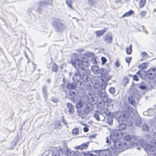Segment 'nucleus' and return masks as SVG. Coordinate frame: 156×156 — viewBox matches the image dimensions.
I'll use <instances>...</instances> for the list:
<instances>
[{
	"label": "nucleus",
	"instance_id": "c85d7f7f",
	"mask_svg": "<svg viewBox=\"0 0 156 156\" xmlns=\"http://www.w3.org/2000/svg\"><path fill=\"white\" fill-rule=\"evenodd\" d=\"M88 3L90 6L92 7L94 6L96 4L97 0H87Z\"/></svg>",
	"mask_w": 156,
	"mask_h": 156
},
{
	"label": "nucleus",
	"instance_id": "4be33fe9",
	"mask_svg": "<svg viewBox=\"0 0 156 156\" xmlns=\"http://www.w3.org/2000/svg\"><path fill=\"white\" fill-rule=\"evenodd\" d=\"M133 96L131 95L128 98L129 102L131 105H134L135 104V101L134 98V94H133Z\"/></svg>",
	"mask_w": 156,
	"mask_h": 156
},
{
	"label": "nucleus",
	"instance_id": "423d86ee",
	"mask_svg": "<svg viewBox=\"0 0 156 156\" xmlns=\"http://www.w3.org/2000/svg\"><path fill=\"white\" fill-rule=\"evenodd\" d=\"M56 151L53 152L52 156H61L60 154H66L70 150L68 148L67 145L64 144L63 148L59 147L57 148Z\"/></svg>",
	"mask_w": 156,
	"mask_h": 156
},
{
	"label": "nucleus",
	"instance_id": "f3484780",
	"mask_svg": "<svg viewBox=\"0 0 156 156\" xmlns=\"http://www.w3.org/2000/svg\"><path fill=\"white\" fill-rule=\"evenodd\" d=\"M101 116H102L101 114H98L97 112L94 113L93 115V117L96 119V120L98 121L101 120V121H103L105 118L104 117L103 118H101Z\"/></svg>",
	"mask_w": 156,
	"mask_h": 156
},
{
	"label": "nucleus",
	"instance_id": "c03bdc74",
	"mask_svg": "<svg viewBox=\"0 0 156 156\" xmlns=\"http://www.w3.org/2000/svg\"><path fill=\"white\" fill-rule=\"evenodd\" d=\"M101 99L102 101V102H104L105 103H106V102L109 100L108 97V96L107 95L102 98Z\"/></svg>",
	"mask_w": 156,
	"mask_h": 156
},
{
	"label": "nucleus",
	"instance_id": "aec40b11",
	"mask_svg": "<svg viewBox=\"0 0 156 156\" xmlns=\"http://www.w3.org/2000/svg\"><path fill=\"white\" fill-rule=\"evenodd\" d=\"M84 105V103L83 101L81 100H79L77 102L76 106L77 109H80L83 107Z\"/></svg>",
	"mask_w": 156,
	"mask_h": 156
},
{
	"label": "nucleus",
	"instance_id": "f03ea898",
	"mask_svg": "<svg viewBox=\"0 0 156 156\" xmlns=\"http://www.w3.org/2000/svg\"><path fill=\"white\" fill-rule=\"evenodd\" d=\"M69 63L75 68L76 66H82L84 67H87L90 65L89 60L87 57H83L81 60L76 53H73L71 55Z\"/></svg>",
	"mask_w": 156,
	"mask_h": 156
},
{
	"label": "nucleus",
	"instance_id": "49530a36",
	"mask_svg": "<svg viewBox=\"0 0 156 156\" xmlns=\"http://www.w3.org/2000/svg\"><path fill=\"white\" fill-rule=\"evenodd\" d=\"M146 12L145 11H142L140 13V15L141 18H143L146 15Z\"/></svg>",
	"mask_w": 156,
	"mask_h": 156
},
{
	"label": "nucleus",
	"instance_id": "6e6d98bb",
	"mask_svg": "<svg viewBox=\"0 0 156 156\" xmlns=\"http://www.w3.org/2000/svg\"><path fill=\"white\" fill-rule=\"evenodd\" d=\"M106 143L107 144H110V142H112V140H110V137L109 138V137H106Z\"/></svg>",
	"mask_w": 156,
	"mask_h": 156
},
{
	"label": "nucleus",
	"instance_id": "e433bc0d",
	"mask_svg": "<svg viewBox=\"0 0 156 156\" xmlns=\"http://www.w3.org/2000/svg\"><path fill=\"white\" fill-rule=\"evenodd\" d=\"M143 129L145 131H148L150 130V128L148 125L145 124H144L142 126Z\"/></svg>",
	"mask_w": 156,
	"mask_h": 156
},
{
	"label": "nucleus",
	"instance_id": "09e8293b",
	"mask_svg": "<svg viewBox=\"0 0 156 156\" xmlns=\"http://www.w3.org/2000/svg\"><path fill=\"white\" fill-rule=\"evenodd\" d=\"M101 60L102 62V64H104L107 61V59L105 58L104 57H101Z\"/></svg>",
	"mask_w": 156,
	"mask_h": 156
},
{
	"label": "nucleus",
	"instance_id": "37998d69",
	"mask_svg": "<svg viewBox=\"0 0 156 156\" xmlns=\"http://www.w3.org/2000/svg\"><path fill=\"white\" fill-rule=\"evenodd\" d=\"M124 138L125 140L129 141L131 139L132 137L129 135H127L124 137Z\"/></svg>",
	"mask_w": 156,
	"mask_h": 156
},
{
	"label": "nucleus",
	"instance_id": "58836bf2",
	"mask_svg": "<svg viewBox=\"0 0 156 156\" xmlns=\"http://www.w3.org/2000/svg\"><path fill=\"white\" fill-rule=\"evenodd\" d=\"M74 153V151L69 150L68 152L66 153V156H73Z\"/></svg>",
	"mask_w": 156,
	"mask_h": 156
},
{
	"label": "nucleus",
	"instance_id": "f8f14e48",
	"mask_svg": "<svg viewBox=\"0 0 156 156\" xmlns=\"http://www.w3.org/2000/svg\"><path fill=\"white\" fill-rule=\"evenodd\" d=\"M72 80L73 82L75 83L76 87L78 88L79 89H81L83 88L84 86V83L83 82L81 81H80V80H78V81L75 80L73 78Z\"/></svg>",
	"mask_w": 156,
	"mask_h": 156
},
{
	"label": "nucleus",
	"instance_id": "e2e57ef3",
	"mask_svg": "<svg viewBox=\"0 0 156 156\" xmlns=\"http://www.w3.org/2000/svg\"><path fill=\"white\" fill-rule=\"evenodd\" d=\"M142 27L143 29V31L146 34H148V32L146 30L145 27L143 25L142 26Z\"/></svg>",
	"mask_w": 156,
	"mask_h": 156
},
{
	"label": "nucleus",
	"instance_id": "ea45409f",
	"mask_svg": "<svg viewBox=\"0 0 156 156\" xmlns=\"http://www.w3.org/2000/svg\"><path fill=\"white\" fill-rule=\"evenodd\" d=\"M104 81L105 82L101 83V88L103 90H104L105 89L108 82H106V81Z\"/></svg>",
	"mask_w": 156,
	"mask_h": 156
},
{
	"label": "nucleus",
	"instance_id": "20e7f679",
	"mask_svg": "<svg viewBox=\"0 0 156 156\" xmlns=\"http://www.w3.org/2000/svg\"><path fill=\"white\" fill-rule=\"evenodd\" d=\"M130 115V112L124 110L120 112V116H119L117 119L118 124L116 129L114 130H119L121 131V130H123L126 129V126L124 123L127 120Z\"/></svg>",
	"mask_w": 156,
	"mask_h": 156
},
{
	"label": "nucleus",
	"instance_id": "393cba45",
	"mask_svg": "<svg viewBox=\"0 0 156 156\" xmlns=\"http://www.w3.org/2000/svg\"><path fill=\"white\" fill-rule=\"evenodd\" d=\"M106 29L97 31L95 32V34L97 36L99 37L102 35L106 31Z\"/></svg>",
	"mask_w": 156,
	"mask_h": 156
},
{
	"label": "nucleus",
	"instance_id": "412c9836",
	"mask_svg": "<svg viewBox=\"0 0 156 156\" xmlns=\"http://www.w3.org/2000/svg\"><path fill=\"white\" fill-rule=\"evenodd\" d=\"M134 121L136 127H140L141 120L140 116H138L136 118L134 119Z\"/></svg>",
	"mask_w": 156,
	"mask_h": 156
},
{
	"label": "nucleus",
	"instance_id": "5fc2aeb1",
	"mask_svg": "<svg viewBox=\"0 0 156 156\" xmlns=\"http://www.w3.org/2000/svg\"><path fill=\"white\" fill-rule=\"evenodd\" d=\"M61 126V122L59 121H57V122L55 124V127L56 128H58Z\"/></svg>",
	"mask_w": 156,
	"mask_h": 156
},
{
	"label": "nucleus",
	"instance_id": "2f4dec72",
	"mask_svg": "<svg viewBox=\"0 0 156 156\" xmlns=\"http://www.w3.org/2000/svg\"><path fill=\"white\" fill-rule=\"evenodd\" d=\"M106 122L109 125H111L112 124L113 122V118L111 116H108L107 118Z\"/></svg>",
	"mask_w": 156,
	"mask_h": 156
},
{
	"label": "nucleus",
	"instance_id": "13d9d810",
	"mask_svg": "<svg viewBox=\"0 0 156 156\" xmlns=\"http://www.w3.org/2000/svg\"><path fill=\"white\" fill-rule=\"evenodd\" d=\"M138 86L139 88L142 90H145L146 88V87L144 85H139Z\"/></svg>",
	"mask_w": 156,
	"mask_h": 156
},
{
	"label": "nucleus",
	"instance_id": "c9c22d12",
	"mask_svg": "<svg viewBox=\"0 0 156 156\" xmlns=\"http://www.w3.org/2000/svg\"><path fill=\"white\" fill-rule=\"evenodd\" d=\"M146 0H140L139 2V6L140 8H143L146 3Z\"/></svg>",
	"mask_w": 156,
	"mask_h": 156
},
{
	"label": "nucleus",
	"instance_id": "4d7b16f0",
	"mask_svg": "<svg viewBox=\"0 0 156 156\" xmlns=\"http://www.w3.org/2000/svg\"><path fill=\"white\" fill-rule=\"evenodd\" d=\"M154 110L150 109V111L149 112V116H151L153 115L154 113Z\"/></svg>",
	"mask_w": 156,
	"mask_h": 156
},
{
	"label": "nucleus",
	"instance_id": "4c0bfd02",
	"mask_svg": "<svg viewBox=\"0 0 156 156\" xmlns=\"http://www.w3.org/2000/svg\"><path fill=\"white\" fill-rule=\"evenodd\" d=\"M83 154L84 156H96V154L94 155L92 154L90 151L84 152Z\"/></svg>",
	"mask_w": 156,
	"mask_h": 156
},
{
	"label": "nucleus",
	"instance_id": "9d476101",
	"mask_svg": "<svg viewBox=\"0 0 156 156\" xmlns=\"http://www.w3.org/2000/svg\"><path fill=\"white\" fill-rule=\"evenodd\" d=\"M112 34L110 32L106 34L103 37L105 41L108 44H111L112 43Z\"/></svg>",
	"mask_w": 156,
	"mask_h": 156
},
{
	"label": "nucleus",
	"instance_id": "680f3d73",
	"mask_svg": "<svg viewBox=\"0 0 156 156\" xmlns=\"http://www.w3.org/2000/svg\"><path fill=\"white\" fill-rule=\"evenodd\" d=\"M46 2L48 5H52L53 2L52 0H48V1Z\"/></svg>",
	"mask_w": 156,
	"mask_h": 156
},
{
	"label": "nucleus",
	"instance_id": "69168bd1",
	"mask_svg": "<svg viewBox=\"0 0 156 156\" xmlns=\"http://www.w3.org/2000/svg\"><path fill=\"white\" fill-rule=\"evenodd\" d=\"M62 122H63V123L65 125H66V124H67V123L66 121H65L64 116H62Z\"/></svg>",
	"mask_w": 156,
	"mask_h": 156
},
{
	"label": "nucleus",
	"instance_id": "864d4df0",
	"mask_svg": "<svg viewBox=\"0 0 156 156\" xmlns=\"http://www.w3.org/2000/svg\"><path fill=\"white\" fill-rule=\"evenodd\" d=\"M132 57L126 58L125 59V61L128 63H129L132 59Z\"/></svg>",
	"mask_w": 156,
	"mask_h": 156
},
{
	"label": "nucleus",
	"instance_id": "a19ab883",
	"mask_svg": "<svg viewBox=\"0 0 156 156\" xmlns=\"http://www.w3.org/2000/svg\"><path fill=\"white\" fill-rule=\"evenodd\" d=\"M38 4L40 6H45L47 5V2L45 1H39L38 2Z\"/></svg>",
	"mask_w": 156,
	"mask_h": 156
},
{
	"label": "nucleus",
	"instance_id": "c756f323",
	"mask_svg": "<svg viewBox=\"0 0 156 156\" xmlns=\"http://www.w3.org/2000/svg\"><path fill=\"white\" fill-rule=\"evenodd\" d=\"M132 52V45L130 44L129 47H127L126 49V53L127 55H130Z\"/></svg>",
	"mask_w": 156,
	"mask_h": 156
},
{
	"label": "nucleus",
	"instance_id": "39448f33",
	"mask_svg": "<svg viewBox=\"0 0 156 156\" xmlns=\"http://www.w3.org/2000/svg\"><path fill=\"white\" fill-rule=\"evenodd\" d=\"M98 71V74H100L101 76V80L104 81L108 82V81L111 78L112 76L109 75L108 73L110 70H106L105 68H102L100 69Z\"/></svg>",
	"mask_w": 156,
	"mask_h": 156
},
{
	"label": "nucleus",
	"instance_id": "6ab92c4d",
	"mask_svg": "<svg viewBox=\"0 0 156 156\" xmlns=\"http://www.w3.org/2000/svg\"><path fill=\"white\" fill-rule=\"evenodd\" d=\"M67 107L68 109V112L70 114H73L74 112L73 106L72 104L68 103L67 104Z\"/></svg>",
	"mask_w": 156,
	"mask_h": 156
},
{
	"label": "nucleus",
	"instance_id": "bf43d9fd",
	"mask_svg": "<svg viewBox=\"0 0 156 156\" xmlns=\"http://www.w3.org/2000/svg\"><path fill=\"white\" fill-rule=\"evenodd\" d=\"M141 55L143 57H146L148 55L147 53L144 51L141 52Z\"/></svg>",
	"mask_w": 156,
	"mask_h": 156
},
{
	"label": "nucleus",
	"instance_id": "5701e85b",
	"mask_svg": "<svg viewBox=\"0 0 156 156\" xmlns=\"http://www.w3.org/2000/svg\"><path fill=\"white\" fill-rule=\"evenodd\" d=\"M66 87L68 89H74L76 87L75 83H69L66 85Z\"/></svg>",
	"mask_w": 156,
	"mask_h": 156
},
{
	"label": "nucleus",
	"instance_id": "a878e982",
	"mask_svg": "<svg viewBox=\"0 0 156 156\" xmlns=\"http://www.w3.org/2000/svg\"><path fill=\"white\" fill-rule=\"evenodd\" d=\"M91 70L92 72L95 74H98V71L100 69H99L98 66L96 65H93L91 67Z\"/></svg>",
	"mask_w": 156,
	"mask_h": 156
},
{
	"label": "nucleus",
	"instance_id": "3c124183",
	"mask_svg": "<svg viewBox=\"0 0 156 156\" xmlns=\"http://www.w3.org/2000/svg\"><path fill=\"white\" fill-rule=\"evenodd\" d=\"M90 62H91L92 64H97V61L95 58H92L90 59Z\"/></svg>",
	"mask_w": 156,
	"mask_h": 156
},
{
	"label": "nucleus",
	"instance_id": "7c9ffc66",
	"mask_svg": "<svg viewBox=\"0 0 156 156\" xmlns=\"http://www.w3.org/2000/svg\"><path fill=\"white\" fill-rule=\"evenodd\" d=\"M58 66L55 63L52 65L51 67V70L53 72H57L58 70Z\"/></svg>",
	"mask_w": 156,
	"mask_h": 156
},
{
	"label": "nucleus",
	"instance_id": "79ce46f5",
	"mask_svg": "<svg viewBox=\"0 0 156 156\" xmlns=\"http://www.w3.org/2000/svg\"><path fill=\"white\" fill-rule=\"evenodd\" d=\"M65 1L68 7L72 8V6L71 5L72 2L71 0H65Z\"/></svg>",
	"mask_w": 156,
	"mask_h": 156
},
{
	"label": "nucleus",
	"instance_id": "f257e3e1",
	"mask_svg": "<svg viewBox=\"0 0 156 156\" xmlns=\"http://www.w3.org/2000/svg\"><path fill=\"white\" fill-rule=\"evenodd\" d=\"M123 136L122 133L119 130H113L110 132V139L112 140V142H110V144L112 151L113 153L115 152L117 148L123 149L124 145L118 139L122 138Z\"/></svg>",
	"mask_w": 156,
	"mask_h": 156
},
{
	"label": "nucleus",
	"instance_id": "8fccbe9b",
	"mask_svg": "<svg viewBox=\"0 0 156 156\" xmlns=\"http://www.w3.org/2000/svg\"><path fill=\"white\" fill-rule=\"evenodd\" d=\"M69 96L73 97L75 96L76 93L73 91L70 90L69 91Z\"/></svg>",
	"mask_w": 156,
	"mask_h": 156
},
{
	"label": "nucleus",
	"instance_id": "cd10ccee",
	"mask_svg": "<svg viewBox=\"0 0 156 156\" xmlns=\"http://www.w3.org/2000/svg\"><path fill=\"white\" fill-rule=\"evenodd\" d=\"M134 12L132 10H130L128 12H126L125 14H123L122 17L129 16L133 14Z\"/></svg>",
	"mask_w": 156,
	"mask_h": 156
},
{
	"label": "nucleus",
	"instance_id": "f704fd0d",
	"mask_svg": "<svg viewBox=\"0 0 156 156\" xmlns=\"http://www.w3.org/2000/svg\"><path fill=\"white\" fill-rule=\"evenodd\" d=\"M147 75V71L142 69L141 71V73L140 74V76H139V77L143 78H145Z\"/></svg>",
	"mask_w": 156,
	"mask_h": 156
},
{
	"label": "nucleus",
	"instance_id": "0eeeda50",
	"mask_svg": "<svg viewBox=\"0 0 156 156\" xmlns=\"http://www.w3.org/2000/svg\"><path fill=\"white\" fill-rule=\"evenodd\" d=\"M55 31L57 32L62 31L65 28L64 24L58 19L55 20L52 24Z\"/></svg>",
	"mask_w": 156,
	"mask_h": 156
},
{
	"label": "nucleus",
	"instance_id": "052dcab7",
	"mask_svg": "<svg viewBox=\"0 0 156 156\" xmlns=\"http://www.w3.org/2000/svg\"><path fill=\"white\" fill-rule=\"evenodd\" d=\"M133 79L136 81L138 80H139L137 76L136 75H133Z\"/></svg>",
	"mask_w": 156,
	"mask_h": 156
},
{
	"label": "nucleus",
	"instance_id": "72a5a7b5",
	"mask_svg": "<svg viewBox=\"0 0 156 156\" xmlns=\"http://www.w3.org/2000/svg\"><path fill=\"white\" fill-rule=\"evenodd\" d=\"M147 67V65L146 63H143L138 66V68H141L142 69H146Z\"/></svg>",
	"mask_w": 156,
	"mask_h": 156
},
{
	"label": "nucleus",
	"instance_id": "ddd939ff",
	"mask_svg": "<svg viewBox=\"0 0 156 156\" xmlns=\"http://www.w3.org/2000/svg\"><path fill=\"white\" fill-rule=\"evenodd\" d=\"M41 91L44 99L46 100L48 97V95L47 92V87L45 85H44L42 86Z\"/></svg>",
	"mask_w": 156,
	"mask_h": 156
},
{
	"label": "nucleus",
	"instance_id": "9b49d317",
	"mask_svg": "<svg viewBox=\"0 0 156 156\" xmlns=\"http://www.w3.org/2000/svg\"><path fill=\"white\" fill-rule=\"evenodd\" d=\"M92 109V105L91 104L89 103L86 104L84 108H83L84 113H87L88 115L90 112H91Z\"/></svg>",
	"mask_w": 156,
	"mask_h": 156
},
{
	"label": "nucleus",
	"instance_id": "dca6fc26",
	"mask_svg": "<svg viewBox=\"0 0 156 156\" xmlns=\"http://www.w3.org/2000/svg\"><path fill=\"white\" fill-rule=\"evenodd\" d=\"M89 144L88 142L83 143L80 145L76 146L75 148L77 150L86 149L89 145Z\"/></svg>",
	"mask_w": 156,
	"mask_h": 156
},
{
	"label": "nucleus",
	"instance_id": "7ed1b4c3",
	"mask_svg": "<svg viewBox=\"0 0 156 156\" xmlns=\"http://www.w3.org/2000/svg\"><path fill=\"white\" fill-rule=\"evenodd\" d=\"M72 78L76 81L81 79L83 82H85L90 81V79L88 75L86 69L83 67L80 66L77 67Z\"/></svg>",
	"mask_w": 156,
	"mask_h": 156
},
{
	"label": "nucleus",
	"instance_id": "473e14b6",
	"mask_svg": "<svg viewBox=\"0 0 156 156\" xmlns=\"http://www.w3.org/2000/svg\"><path fill=\"white\" fill-rule=\"evenodd\" d=\"M129 81V79L127 76L125 77L122 80V83L124 87L128 83Z\"/></svg>",
	"mask_w": 156,
	"mask_h": 156
},
{
	"label": "nucleus",
	"instance_id": "6e6552de",
	"mask_svg": "<svg viewBox=\"0 0 156 156\" xmlns=\"http://www.w3.org/2000/svg\"><path fill=\"white\" fill-rule=\"evenodd\" d=\"M94 151L97 154L96 156H112L111 152L108 149L95 150Z\"/></svg>",
	"mask_w": 156,
	"mask_h": 156
},
{
	"label": "nucleus",
	"instance_id": "774afa93",
	"mask_svg": "<svg viewBox=\"0 0 156 156\" xmlns=\"http://www.w3.org/2000/svg\"><path fill=\"white\" fill-rule=\"evenodd\" d=\"M149 71H151L154 72V73H156V68H154L150 69L148 70Z\"/></svg>",
	"mask_w": 156,
	"mask_h": 156
},
{
	"label": "nucleus",
	"instance_id": "a18cd8bd",
	"mask_svg": "<svg viewBox=\"0 0 156 156\" xmlns=\"http://www.w3.org/2000/svg\"><path fill=\"white\" fill-rule=\"evenodd\" d=\"M79 130L78 128H75L72 131V133L75 135L79 133Z\"/></svg>",
	"mask_w": 156,
	"mask_h": 156
},
{
	"label": "nucleus",
	"instance_id": "1a4fd4ad",
	"mask_svg": "<svg viewBox=\"0 0 156 156\" xmlns=\"http://www.w3.org/2000/svg\"><path fill=\"white\" fill-rule=\"evenodd\" d=\"M145 150L146 152L149 151L150 152H154L156 151V140H154V144H147Z\"/></svg>",
	"mask_w": 156,
	"mask_h": 156
},
{
	"label": "nucleus",
	"instance_id": "338daca9",
	"mask_svg": "<svg viewBox=\"0 0 156 156\" xmlns=\"http://www.w3.org/2000/svg\"><path fill=\"white\" fill-rule=\"evenodd\" d=\"M73 156H80V153L78 151H74Z\"/></svg>",
	"mask_w": 156,
	"mask_h": 156
},
{
	"label": "nucleus",
	"instance_id": "bb28decb",
	"mask_svg": "<svg viewBox=\"0 0 156 156\" xmlns=\"http://www.w3.org/2000/svg\"><path fill=\"white\" fill-rule=\"evenodd\" d=\"M107 107H111L112 108L114 104V102L113 100L109 99L107 102Z\"/></svg>",
	"mask_w": 156,
	"mask_h": 156
},
{
	"label": "nucleus",
	"instance_id": "2eb2a0df",
	"mask_svg": "<svg viewBox=\"0 0 156 156\" xmlns=\"http://www.w3.org/2000/svg\"><path fill=\"white\" fill-rule=\"evenodd\" d=\"M77 112L78 116H80L82 119H85L87 115H88L87 113H84L83 109H78L77 110Z\"/></svg>",
	"mask_w": 156,
	"mask_h": 156
},
{
	"label": "nucleus",
	"instance_id": "b1692460",
	"mask_svg": "<svg viewBox=\"0 0 156 156\" xmlns=\"http://www.w3.org/2000/svg\"><path fill=\"white\" fill-rule=\"evenodd\" d=\"M98 94L99 97L101 98V99L107 95L105 92L102 91L101 90H98Z\"/></svg>",
	"mask_w": 156,
	"mask_h": 156
},
{
	"label": "nucleus",
	"instance_id": "603ef678",
	"mask_svg": "<svg viewBox=\"0 0 156 156\" xmlns=\"http://www.w3.org/2000/svg\"><path fill=\"white\" fill-rule=\"evenodd\" d=\"M150 111V108H149L147 111L143 112V114L145 116H149V112Z\"/></svg>",
	"mask_w": 156,
	"mask_h": 156
},
{
	"label": "nucleus",
	"instance_id": "0e129e2a",
	"mask_svg": "<svg viewBox=\"0 0 156 156\" xmlns=\"http://www.w3.org/2000/svg\"><path fill=\"white\" fill-rule=\"evenodd\" d=\"M115 65L118 68L120 64L118 62V60H117L116 62H115Z\"/></svg>",
	"mask_w": 156,
	"mask_h": 156
},
{
	"label": "nucleus",
	"instance_id": "de8ad7c7",
	"mask_svg": "<svg viewBox=\"0 0 156 156\" xmlns=\"http://www.w3.org/2000/svg\"><path fill=\"white\" fill-rule=\"evenodd\" d=\"M109 92L111 94H113L115 92V89L113 87H111L109 89Z\"/></svg>",
	"mask_w": 156,
	"mask_h": 156
},
{
	"label": "nucleus",
	"instance_id": "4468645a",
	"mask_svg": "<svg viewBox=\"0 0 156 156\" xmlns=\"http://www.w3.org/2000/svg\"><path fill=\"white\" fill-rule=\"evenodd\" d=\"M106 103L104 102L99 101L96 105V108L98 110H104L106 106Z\"/></svg>",
	"mask_w": 156,
	"mask_h": 156
},
{
	"label": "nucleus",
	"instance_id": "a211bd4d",
	"mask_svg": "<svg viewBox=\"0 0 156 156\" xmlns=\"http://www.w3.org/2000/svg\"><path fill=\"white\" fill-rule=\"evenodd\" d=\"M148 70L147 72V76L150 80H153L154 79L156 76V73H154L153 71Z\"/></svg>",
	"mask_w": 156,
	"mask_h": 156
}]
</instances>
